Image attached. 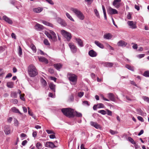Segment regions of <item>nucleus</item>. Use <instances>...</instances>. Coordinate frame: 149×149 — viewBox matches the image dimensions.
I'll return each mask as SVG.
<instances>
[{"instance_id":"obj_1","label":"nucleus","mask_w":149,"mask_h":149,"mask_svg":"<svg viewBox=\"0 0 149 149\" xmlns=\"http://www.w3.org/2000/svg\"><path fill=\"white\" fill-rule=\"evenodd\" d=\"M28 74L30 77H34L38 74V72L35 67L33 65H30L28 68Z\"/></svg>"},{"instance_id":"obj_2","label":"nucleus","mask_w":149,"mask_h":149,"mask_svg":"<svg viewBox=\"0 0 149 149\" xmlns=\"http://www.w3.org/2000/svg\"><path fill=\"white\" fill-rule=\"evenodd\" d=\"M61 111L65 116L69 118L74 117L73 113L74 111L70 108H65L61 109Z\"/></svg>"},{"instance_id":"obj_3","label":"nucleus","mask_w":149,"mask_h":149,"mask_svg":"<svg viewBox=\"0 0 149 149\" xmlns=\"http://www.w3.org/2000/svg\"><path fill=\"white\" fill-rule=\"evenodd\" d=\"M70 84L72 85H75L77 83V77L75 74L70 73H68L67 75Z\"/></svg>"},{"instance_id":"obj_4","label":"nucleus","mask_w":149,"mask_h":149,"mask_svg":"<svg viewBox=\"0 0 149 149\" xmlns=\"http://www.w3.org/2000/svg\"><path fill=\"white\" fill-rule=\"evenodd\" d=\"M45 34L51 41L55 42L57 40L56 35L53 31L50 30L49 32L46 31Z\"/></svg>"},{"instance_id":"obj_5","label":"nucleus","mask_w":149,"mask_h":149,"mask_svg":"<svg viewBox=\"0 0 149 149\" xmlns=\"http://www.w3.org/2000/svg\"><path fill=\"white\" fill-rule=\"evenodd\" d=\"M61 33L67 41H69L71 39L72 36L70 33L67 32L64 30L61 31Z\"/></svg>"},{"instance_id":"obj_6","label":"nucleus","mask_w":149,"mask_h":149,"mask_svg":"<svg viewBox=\"0 0 149 149\" xmlns=\"http://www.w3.org/2000/svg\"><path fill=\"white\" fill-rule=\"evenodd\" d=\"M70 50L73 53H75L77 51V48L73 43H70L68 44Z\"/></svg>"},{"instance_id":"obj_7","label":"nucleus","mask_w":149,"mask_h":149,"mask_svg":"<svg viewBox=\"0 0 149 149\" xmlns=\"http://www.w3.org/2000/svg\"><path fill=\"white\" fill-rule=\"evenodd\" d=\"M107 12L111 15H113L118 13V11L115 9L112 8L110 7L107 10Z\"/></svg>"},{"instance_id":"obj_8","label":"nucleus","mask_w":149,"mask_h":149,"mask_svg":"<svg viewBox=\"0 0 149 149\" xmlns=\"http://www.w3.org/2000/svg\"><path fill=\"white\" fill-rule=\"evenodd\" d=\"M121 1V0H114L113 2V5L116 8H119L120 6V2Z\"/></svg>"},{"instance_id":"obj_9","label":"nucleus","mask_w":149,"mask_h":149,"mask_svg":"<svg viewBox=\"0 0 149 149\" xmlns=\"http://www.w3.org/2000/svg\"><path fill=\"white\" fill-rule=\"evenodd\" d=\"M90 125L97 129H100L101 128L100 125L97 123L93 121H91L90 123Z\"/></svg>"},{"instance_id":"obj_10","label":"nucleus","mask_w":149,"mask_h":149,"mask_svg":"<svg viewBox=\"0 0 149 149\" xmlns=\"http://www.w3.org/2000/svg\"><path fill=\"white\" fill-rule=\"evenodd\" d=\"M3 19L9 24H12L13 23L12 20L6 15H4L3 17Z\"/></svg>"},{"instance_id":"obj_11","label":"nucleus","mask_w":149,"mask_h":149,"mask_svg":"<svg viewBox=\"0 0 149 149\" xmlns=\"http://www.w3.org/2000/svg\"><path fill=\"white\" fill-rule=\"evenodd\" d=\"M45 146L48 148H52L56 147V146H55L54 144L51 142H47L45 144Z\"/></svg>"},{"instance_id":"obj_12","label":"nucleus","mask_w":149,"mask_h":149,"mask_svg":"<svg viewBox=\"0 0 149 149\" xmlns=\"http://www.w3.org/2000/svg\"><path fill=\"white\" fill-rule=\"evenodd\" d=\"M57 22L59 24L63 26H65L66 25V23L65 21L60 18H58L57 19Z\"/></svg>"},{"instance_id":"obj_13","label":"nucleus","mask_w":149,"mask_h":149,"mask_svg":"<svg viewBox=\"0 0 149 149\" xmlns=\"http://www.w3.org/2000/svg\"><path fill=\"white\" fill-rule=\"evenodd\" d=\"M6 134H9L11 133L10 128L8 125H6L5 127L4 130Z\"/></svg>"},{"instance_id":"obj_14","label":"nucleus","mask_w":149,"mask_h":149,"mask_svg":"<svg viewBox=\"0 0 149 149\" xmlns=\"http://www.w3.org/2000/svg\"><path fill=\"white\" fill-rule=\"evenodd\" d=\"M35 29L38 31H41L43 29V26L37 23L34 26Z\"/></svg>"},{"instance_id":"obj_15","label":"nucleus","mask_w":149,"mask_h":149,"mask_svg":"<svg viewBox=\"0 0 149 149\" xmlns=\"http://www.w3.org/2000/svg\"><path fill=\"white\" fill-rule=\"evenodd\" d=\"M38 59L40 61L44 62L46 64H47L48 63V61L47 59L45 58L42 57H38Z\"/></svg>"},{"instance_id":"obj_16","label":"nucleus","mask_w":149,"mask_h":149,"mask_svg":"<svg viewBox=\"0 0 149 149\" xmlns=\"http://www.w3.org/2000/svg\"><path fill=\"white\" fill-rule=\"evenodd\" d=\"M128 25L130 26L131 28L135 29L136 26L135 23L132 21H128L127 22Z\"/></svg>"},{"instance_id":"obj_17","label":"nucleus","mask_w":149,"mask_h":149,"mask_svg":"<svg viewBox=\"0 0 149 149\" xmlns=\"http://www.w3.org/2000/svg\"><path fill=\"white\" fill-rule=\"evenodd\" d=\"M88 54L91 57H95L97 56V54L93 50H91L89 51Z\"/></svg>"},{"instance_id":"obj_18","label":"nucleus","mask_w":149,"mask_h":149,"mask_svg":"<svg viewBox=\"0 0 149 149\" xmlns=\"http://www.w3.org/2000/svg\"><path fill=\"white\" fill-rule=\"evenodd\" d=\"M54 66L56 70L59 71L60 69L62 68L63 65L60 63H57L54 64Z\"/></svg>"},{"instance_id":"obj_19","label":"nucleus","mask_w":149,"mask_h":149,"mask_svg":"<svg viewBox=\"0 0 149 149\" xmlns=\"http://www.w3.org/2000/svg\"><path fill=\"white\" fill-rule=\"evenodd\" d=\"M127 42L123 40H120L119 42H118L117 45L119 46L125 47L127 45Z\"/></svg>"},{"instance_id":"obj_20","label":"nucleus","mask_w":149,"mask_h":149,"mask_svg":"<svg viewBox=\"0 0 149 149\" xmlns=\"http://www.w3.org/2000/svg\"><path fill=\"white\" fill-rule=\"evenodd\" d=\"M43 10V8L41 7H38L33 8V11L36 13H40Z\"/></svg>"},{"instance_id":"obj_21","label":"nucleus","mask_w":149,"mask_h":149,"mask_svg":"<svg viewBox=\"0 0 149 149\" xmlns=\"http://www.w3.org/2000/svg\"><path fill=\"white\" fill-rule=\"evenodd\" d=\"M136 111L138 114L141 115L143 116H146V114L145 113H144L140 108L137 109H136Z\"/></svg>"},{"instance_id":"obj_22","label":"nucleus","mask_w":149,"mask_h":149,"mask_svg":"<svg viewBox=\"0 0 149 149\" xmlns=\"http://www.w3.org/2000/svg\"><path fill=\"white\" fill-rule=\"evenodd\" d=\"M75 40L77 41L78 45L81 47H82L84 46L83 42L81 39L79 38H76Z\"/></svg>"},{"instance_id":"obj_23","label":"nucleus","mask_w":149,"mask_h":149,"mask_svg":"<svg viewBox=\"0 0 149 149\" xmlns=\"http://www.w3.org/2000/svg\"><path fill=\"white\" fill-rule=\"evenodd\" d=\"M49 87L52 91L54 92H55V87L56 86L52 83H50L49 85Z\"/></svg>"},{"instance_id":"obj_24","label":"nucleus","mask_w":149,"mask_h":149,"mask_svg":"<svg viewBox=\"0 0 149 149\" xmlns=\"http://www.w3.org/2000/svg\"><path fill=\"white\" fill-rule=\"evenodd\" d=\"M70 10L73 11L77 16L81 12L77 9L73 8H71Z\"/></svg>"},{"instance_id":"obj_25","label":"nucleus","mask_w":149,"mask_h":149,"mask_svg":"<svg viewBox=\"0 0 149 149\" xmlns=\"http://www.w3.org/2000/svg\"><path fill=\"white\" fill-rule=\"evenodd\" d=\"M104 38L106 39H109L111 38L112 35L110 33H108L104 34L103 36Z\"/></svg>"},{"instance_id":"obj_26","label":"nucleus","mask_w":149,"mask_h":149,"mask_svg":"<svg viewBox=\"0 0 149 149\" xmlns=\"http://www.w3.org/2000/svg\"><path fill=\"white\" fill-rule=\"evenodd\" d=\"M11 110L12 112L15 113H18L21 115L22 113L19 111V110L15 107H14L11 108Z\"/></svg>"},{"instance_id":"obj_27","label":"nucleus","mask_w":149,"mask_h":149,"mask_svg":"<svg viewBox=\"0 0 149 149\" xmlns=\"http://www.w3.org/2000/svg\"><path fill=\"white\" fill-rule=\"evenodd\" d=\"M95 43L97 46L103 49L104 48V46L103 45L102 43L98 41L95 40Z\"/></svg>"},{"instance_id":"obj_28","label":"nucleus","mask_w":149,"mask_h":149,"mask_svg":"<svg viewBox=\"0 0 149 149\" xmlns=\"http://www.w3.org/2000/svg\"><path fill=\"white\" fill-rule=\"evenodd\" d=\"M41 21L42 22V23L44 24H45L46 25H47V26H50L51 27H53V24H51L48 22H47L45 21L42 20H41Z\"/></svg>"},{"instance_id":"obj_29","label":"nucleus","mask_w":149,"mask_h":149,"mask_svg":"<svg viewBox=\"0 0 149 149\" xmlns=\"http://www.w3.org/2000/svg\"><path fill=\"white\" fill-rule=\"evenodd\" d=\"M108 97L109 98L110 100L112 101H114L115 100L114 96L113 94L109 93L108 94Z\"/></svg>"},{"instance_id":"obj_30","label":"nucleus","mask_w":149,"mask_h":149,"mask_svg":"<svg viewBox=\"0 0 149 149\" xmlns=\"http://www.w3.org/2000/svg\"><path fill=\"white\" fill-rule=\"evenodd\" d=\"M113 65V63L110 62H105L104 63V65L106 67H112Z\"/></svg>"},{"instance_id":"obj_31","label":"nucleus","mask_w":149,"mask_h":149,"mask_svg":"<svg viewBox=\"0 0 149 149\" xmlns=\"http://www.w3.org/2000/svg\"><path fill=\"white\" fill-rule=\"evenodd\" d=\"M77 16L81 20H83L84 18V16L83 13L80 12V13H79Z\"/></svg>"},{"instance_id":"obj_32","label":"nucleus","mask_w":149,"mask_h":149,"mask_svg":"<svg viewBox=\"0 0 149 149\" xmlns=\"http://www.w3.org/2000/svg\"><path fill=\"white\" fill-rule=\"evenodd\" d=\"M13 83L12 82H8L7 83V86L9 88H13Z\"/></svg>"},{"instance_id":"obj_33","label":"nucleus","mask_w":149,"mask_h":149,"mask_svg":"<svg viewBox=\"0 0 149 149\" xmlns=\"http://www.w3.org/2000/svg\"><path fill=\"white\" fill-rule=\"evenodd\" d=\"M65 15L67 18L70 19L71 21L72 22H74V21L72 17V16L69 13H66Z\"/></svg>"},{"instance_id":"obj_34","label":"nucleus","mask_w":149,"mask_h":149,"mask_svg":"<svg viewBox=\"0 0 149 149\" xmlns=\"http://www.w3.org/2000/svg\"><path fill=\"white\" fill-rule=\"evenodd\" d=\"M17 93L14 92H12L10 94V97L13 98H17Z\"/></svg>"},{"instance_id":"obj_35","label":"nucleus","mask_w":149,"mask_h":149,"mask_svg":"<svg viewBox=\"0 0 149 149\" xmlns=\"http://www.w3.org/2000/svg\"><path fill=\"white\" fill-rule=\"evenodd\" d=\"M102 10H103V12L104 19L105 20H107V18L105 8L103 5H102Z\"/></svg>"},{"instance_id":"obj_36","label":"nucleus","mask_w":149,"mask_h":149,"mask_svg":"<svg viewBox=\"0 0 149 149\" xmlns=\"http://www.w3.org/2000/svg\"><path fill=\"white\" fill-rule=\"evenodd\" d=\"M125 67L129 70H131L132 71H134V67L130 66V65L128 64H126L125 65Z\"/></svg>"},{"instance_id":"obj_37","label":"nucleus","mask_w":149,"mask_h":149,"mask_svg":"<svg viewBox=\"0 0 149 149\" xmlns=\"http://www.w3.org/2000/svg\"><path fill=\"white\" fill-rule=\"evenodd\" d=\"M31 48L33 51V52L35 53L36 51V49L35 46L33 44H31L30 46Z\"/></svg>"},{"instance_id":"obj_38","label":"nucleus","mask_w":149,"mask_h":149,"mask_svg":"<svg viewBox=\"0 0 149 149\" xmlns=\"http://www.w3.org/2000/svg\"><path fill=\"white\" fill-rule=\"evenodd\" d=\"M94 12L96 16L98 18H100V16L98 11L96 9H95L94 10Z\"/></svg>"},{"instance_id":"obj_39","label":"nucleus","mask_w":149,"mask_h":149,"mask_svg":"<svg viewBox=\"0 0 149 149\" xmlns=\"http://www.w3.org/2000/svg\"><path fill=\"white\" fill-rule=\"evenodd\" d=\"M142 98L145 101L149 103V97L146 96H143Z\"/></svg>"},{"instance_id":"obj_40","label":"nucleus","mask_w":149,"mask_h":149,"mask_svg":"<svg viewBox=\"0 0 149 149\" xmlns=\"http://www.w3.org/2000/svg\"><path fill=\"white\" fill-rule=\"evenodd\" d=\"M128 140L132 144H135L136 142L134 141V140L130 137L128 138Z\"/></svg>"},{"instance_id":"obj_41","label":"nucleus","mask_w":149,"mask_h":149,"mask_svg":"<svg viewBox=\"0 0 149 149\" xmlns=\"http://www.w3.org/2000/svg\"><path fill=\"white\" fill-rule=\"evenodd\" d=\"M36 146L38 149H40L42 147V145L40 142H38L36 145Z\"/></svg>"},{"instance_id":"obj_42","label":"nucleus","mask_w":149,"mask_h":149,"mask_svg":"<svg viewBox=\"0 0 149 149\" xmlns=\"http://www.w3.org/2000/svg\"><path fill=\"white\" fill-rule=\"evenodd\" d=\"M42 84L44 86H46L47 85V83L46 81L44 79H42L41 80Z\"/></svg>"},{"instance_id":"obj_43","label":"nucleus","mask_w":149,"mask_h":149,"mask_svg":"<svg viewBox=\"0 0 149 149\" xmlns=\"http://www.w3.org/2000/svg\"><path fill=\"white\" fill-rule=\"evenodd\" d=\"M98 112L103 115H105L107 114L106 111L103 110H99L98 111Z\"/></svg>"},{"instance_id":"obj_44","label":"nucleus","mask_w":149,"mask_h":149,"mask_svg":"<svg viewBox=\"0 0 149 149\" xmlns=\"http://www.w3.org/2000/svg\"><path fill=\"white\" fill-rule=\"evenodd\" d=\"M143 75L147 77H149V71H145L143 73Z\"/></svg>"},{"instance_id":"obj_45","label":"nucleus","mask_w":149,"mask_h":149,"mask_svg":"<svg viewBox=\"0 0 149 149\" xmlns=\"http://www.w3.org/2000/svg\"><path fill=\"white\" fill-rule=\"evenodd\" d=\"M97 105H98L97 108H104V106L103 104L99 103L97 104Z\"/></svg>"},{"instance_id":"obj_46","label":"nucleus","mask_w":149,"mask_h":149,"mask_svg":"<svg viewBox=\"0 0 149 149\" xmlns=\"http://www.w3.org/2000/svg\"><path fill=\"white\" fill-rule=\"evenodd\" d=\"M44 43L47 45H50V44L49 42L48 41L47 39H45L43 41Z\"/></svg>"},{"instance_id":"obj_47","label":"nucleus","mask_w":149,"mask_h":149,"mask_svg":"<svg viewBox=\"0 0 149 149\" xmlns=\"http://www.w3.org/2000/svg\"><path fill=\"white\" fill-rule=\"evenodd\" d=\"M106 111H107V114L109 116H111L112 115V112L110 110L107 109Z\"/></svg>"},{"instance_id":"obj_48","label":"nucleus","mask_w":149,"mask_h":149,"mask_svg":"<svg viewBox=\"0 0 149 149\" xmlns=\"http://www.w3.org/2000/svg\"><path fill=\"white\" fill-rule=\"evenodd\" d=\"M22 54V49H21V48L19 47V52H18V54L19 56H20Z\"/></svg>"},{"instance_id":"obj_49","label":"nucleus","mask_w":149,"mask_h":149,"mask_svg":"<svg viewBox=\"0 0 149 149\" xmlns=\"http://www.w3.org/2000/svg\"><path fill=\"white\" fill-rule=\"evenodd\" d=\"M84 93L83 92H79L78 93V96L79 97H82L84 95Z\"/></svg>"},{"instance_id":"obj_50","label":"nucleus","mask_w":149,"mask_h":149,"mask_svg":"<svg viewBox=\"0 0 149 149\" xmlns=\"http://www.w3.org/2000/svg\"><path fill=\"white\" fill-rule=\"evenodd\" d=\"M93 0H85V1L87 2L88 5H90L93 2Z\"/></svg>"},{"instance_id":"obj_51","label":"nucleus","mask_w":149,"mask_h":149,"mask_svg":"<svg viewBox=\"0 0 149 149\" xmlns=\"http://www.w3.org/2000/svg\"><path fill=\"white\" fill-rule=\"evenodd\" d=\"M110 133H111L113 135L116 134L118 133V132L116 131H113L111 130H110L109 131Z\"/></svg>"},{"instance_id":"obj_52","label":"nucleus","mask_w":149,"mask_h":149,"mask_svg":"<svg viewBox=\"0 0 149 149\" xmlns=\"http://www.w3.org/2000/svg\"><path fill=\"white\" fill-rule=\"evenodd\" d=\"M11 102L14 104H17L18 102L17 100L15 99H13L11 100Z\"/></svg>"},{"instance_id":"obj_53","label":"nucleus","mask_w":149,"mask_h":149,"mask_svg":"<svg viewBox=\"0 0 149 149\" xmlns=\"http://www.w3.org/2000/svg\"><path fill=\"white\" fill-rule=\"evenodd\" d=\"M74 97L72 95H70L69 99V101L70 102L73 101L74 100Z\"/></svg>"},{"instance_id":"obj_54","label":"nucleus","mask_w":149,"mask_h":149,"mask_svg":"<svg viewBox=\"0 0 149 149\" xmlns=\"http://www.w3.org/2000/svg\"><path fill=\"white\" fill-rule=\"evenodd\" d=\"M145 55L144 54H141L138 55L137 56L139 58H141L143 57Z\"/></svg>"},{"instance_id":"obj_55","label":"nucleus","mask_w":149,"mask_h":149,"mask_svg":"<svg viewBox=\"0 0 149 149\" xmlns=\"http://www.w3.org/2000/svg\"><path fill=\"white\" fill-rule=\"evenodd\" d=\"M12 76V74L11 73H9L6 75L5 78V79L9 78L11 77Z\"/></svg>"},{"instance_id":"obj_56","label":"nucleus","mask_w":149,"mask_h":149,"mask_svg":"<svg viewBox=\"0 0 149 149\" xmlns=\"http://www.w3.org/2000/svg\"><path fill=\"white\" fill-rule=\"evenodd\" d=\"M48 3H49L51 5H53L54 4V2L52 0H45Z\"/></svg>"},{"instance_id":"obj_57","label":"nucleus","mask_w":149,"mask_h":149,"mask_svg":"<svg viewBox=\"0 0 149 149\" xmlns=\"http://www.w3.org/2000/svg\"><path fill=\"white\" fill-rule=\"evenodd\" d=\"M76 116L78 117H81L82 115L81 113L78 112H76Z\"/></svg>"},{"instance_id":"obj_58","label":"nucleus","mask_w":149,"mask_h":149,"mask_svg":"<svg viewBox=\"0 0 149 149\" xmlns=\"http://www.w3.org/2000/svg\"><path fill=\"white\" fill-rule=\"evenodd\" d=\"M137 118L139 120L141 121L142 122H143L144 121V120L141 117L139 116L137 117Z\"/></svg>"},{"instance_id":"obj_59","label":"nucleus","mask_w":149,"mask_h":149,"mask_svg":"<svg viewBox=\"0 0 149 149\" xmlns=\"http://www.w3.org/2000/svg\"><path fill=\"white\" fill-rule=\"evenodd\" d=\"M48 71L51 74H53L54 72V70L51 68L49 69Z\"/></svg>"},{"instance_id":"obj_60","label":"nucleus","mask_w":149,"mask_h":149,"mask_svg":"<svg viewBox=\"0 0 149 149\" xmlns=\"http://www.w3.org/2000/svg\"><path fill=\"white\" fill-rule=\"evenodd\" d=\"M51 80L54 81L55 82H56L57 78L54 77H50Z\"/></svg>"},{"instance_id":"obj_61","label":"nucleus","mask_w":149,"mask_h":149,"mask_svg":"<svg viewBox=\"0 0 149 149\" xmlns=\"http://www.w3.org/2000/svg\"><path fill=\"white\" fill-rule=\"evenodd\" d=\"M83 104L84 105H86L87 106H89L90 104H89L88 102L87 101H84L83 102Z\"/></svg>"},{"instance_id":"obj_62","label":"nucleus","mask_w":149,"mask_h":149,"mask_svg":"<svg viewBox=\"0 0 149 149\" xmlns=\"http://www.w3.org/2000/svg\"><path fill=\"white\" fill-rule=\"evenodd\" d=\"M27 143V141L26 140L23 141L22 143V145L23 146H24Z\"/></svg>"},{"instance_id":"obj_63","label":"nucleus","mask_w":149,"mask_h":149,"mask_svg":"<svg viewBox=\"0 0 149 149\" xmlns=\"http://www.w3.org/2000/svg\"><path fill=\"white\" fill-rule=\"evenodd\" d=\"M37 132L36 131L33 132L32 134V136L34 137H36L37 136Z\"/></svg>"},{"instance_id":"obj_64","label":"nucleus","mask_w":149,"mask_h":149,"mask_svg":"<svg viewBox=\"0 0 149 149\" xmlns=\"http://www.w3.org/2000/svg\"><path fill=\"white\" fill-rule=\"evenodd\" d=\"M48 95L49 97H51L52 98L54 97V95L51 93H49V94Z\"/></svg>"}]
</instances>
